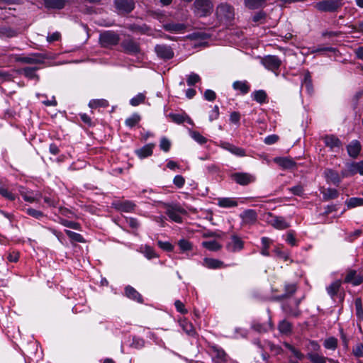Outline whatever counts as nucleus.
<instances>
[{"instance_id":"f257e3e1","label":"nucleus","mask_w":363,"mask_h":363,"mask_svg":"<svg viewBox=\"0 0 363 363\" xmlns=\"http://www.w3.org/2000/svg\"><path fill=\"white\" fill-rule=\"evenodd\" d=\"M216 16L221 22H230L234 19V9L228 4L222 3L216 8Z\"/></svg>"},{"instance_id":"f03ea898","label":"nucleus","mask_w":363,"mask_h":363,"mask_svg":"<svg viewBox=\"0 0 363 363\" xmlns=\"http://www.w3.org/2000/svg\"><path fill=\"white\" fill-rule=\"evenodd\" d=\"M342 0H324L315 4V7L323 12H334L342 6Z\"/></svg>"},{"instance_id":"7ed1b4c3","label":"nucleus","mask_w":363,"mask_h":363,"mask_svg":"<svg viewBox=\"0 0 363 363\" xmlns=\"http://www.w3.org/2000/svg\"><path fill=\"white\" fill-rule=\"evenodd\" d=\"M195 12L199 16H206L213 11V5L211 0H195Z\"/></svg>"},{"instance_id":"20e7f679","label":"nucleus","mask_w":363,"mask_h":363,"mask_svg":"<svg viewBox=\"0 0 363 363\" xmlns=\"http://www.w3.org/2000/svg\"><path fill=\"white\" fill-rule=\"evenodd\" d=\"M266 221L268 224L277 230H284L288 228L290 225L282 216H277L271 213L266 216Z\"/></svg>"},{"instance_id":"39448f33","label":"nucleus","mask_w":363,"mask_h":363,"mask_svg":"<svg viewBox=\"0 0 363 363\" xmlns=\"http://www.w3.org/2000/svg\"><path fill=\"white\" fill-rule=\"evenodd\" d=\"M262 65L268 70L275 72L281 65V60L275 55H267L261 59Z\"/></svg>"},{"instance_id":"423d86ee","label":"nucleus","mask_w":363,"mask_h":363,"mask_svg":"<svg viewBox=\"0 0 363 363\" xmlns=\"http://www.w3.org/2000/svg\"><path fill=\"white\" fill-rule=\"evenodd\" d=\"M169 218L176 223H181L182 221V214H186V212L184 208L179 204L169 206L166 211Z\"/></svg>"},{"instance_id":"0eeeda50","label":"nucleus","mask_w":363,"mask_h":363,"mask_svg":"<svg viewBox=\"0 0 363 363\" xmlns=\"http://www.w3.org/2000/svg\"><path fill=\"white\" fill-rule=\"evenodd\" d=\"M18 191L24 201L26 202H38L41 198V194L38 191L30 190L23 186H19Z\"/></svg>"},{"instance_id":"6e6552de","label":"nucleus","mask_w":363,"mask_h":363,"mask_svg":"<svg viewBox=\"0 0 363 363\" xmlns=\"http://www.w3.org/2000/svg\"><path fill=\"white\" fill-rule=\"evenodd\" d=\"M100 42L103 46L107 47L118 44V35L112 31H106L100 35Z\"/></svg>"},{"instance_id":"1a4fd4ad","label":"nucleus","mask_w":363,"mask_h":363,"mask_svg":"<svg viewBox=\"0 0 363 363\" xmlns=\"http://www.w3.org/2000/svg\"><path fill=\"white\" fill-rule=\"evenodd\" d=\"M301 300L290 301L289 303H284L281 308L283 311L289 316L296 317L300 314L298 306Z\"/></svg>"},{"instance_id":"9d476101","label":"nucleus","mask_w":363,"mask_h":363,"mask_svg":"<svg viewBox=\"0 0 363 363\" xmlns=\"http://www.w3.org/2000/svg\"><path fill=\"white\" fill-rule=\"evenodd\" d=\"M359 173L363 175V161L354 162L347 164V169L342 171V177H348Z\"/></svg>"},{"instance_id":"9b49d317","label":"nucleus","mask_w":363,"mask_h":363,"mask_svg":"<svg viewBox=\"0 0 363 363\" xmlns=\"http://www.w3.org/2000/svg\"><path fill=\"white\" fill-rule=\"evenodd\" d=\"M325 146L333 152H338L342 147L341 141L335 135H325L323 138Z\"/></svg>"},{"instance_id":"f8f14e48","label":"nucleus","mask_w":363,"mask_h":363,"mask_svg":"<svg viewBox=\"0 0 363 363\" xmlns=\"http://www.w3.org/2000/svg\"><path fill=\"white\" fill-rule=\"evenodd\" d=\"M232 178L240 185H247L255 181V177L249 173H235L232 175Z\"/></svg>"},{"instance_id":"ddd939ff","label":"nucleus","mask_w":363,"mask_h":363,"mask_svg":"<svg viewBox=\"0 0 363 363\" xmlns=\"http://www.w3.org/2000/svg\"><path fill=\"white\" fill-rule=\"evenodd\" d=\"M155 50L157 56L162 59L169 60L174 56L172 48L167 45H157Z\"/></svg>"},{"instance_id":"4468645a","label":"nucleus","mask_w":363,"mask_h":363,"mask_svg":"<svg viewBox=\"0 0 363 363\" xmlns=\"http://www.w3.org/2000/svg\"><path fill=\"white\" fill-rule=\"evenodd\" d=\"M240 217L242 219V225H252L256 222L257 215L255 210L247 209L240 213Z\"/></svg>"},{"instance_id":"2eb2a0df","label":"nucleus","mask_w":363,"mask_h":363,"mask_svg":"<svg viewBox=\"0 0 363 363\" xmlns=\"http://www.w3.org/2000/svg\"><path fill=\"white\" fill-rule=\"evenodd\" d=\"M114 208L120 211L131 213L135 211L136 205L131 201H116L113 203Z\"/></svg>"},{"instance_id":"dca6fc26","label":"nucleus","mask_w":363,"mask_h":363,"mask_svg":"<svg viewBox=\"0 0 363 363\" xmlns=\"http://www.w3.org/2000/svg\"><path fill=\"white\" fill-rule=\"evenodd\" d=\"M115 4L116 9L121 13H130L135 6L133 0H115Z\"/></svg>"},{"instance_id":"f3484780","label":"nucleus","mask_w":363,"mask_h":363,"mask_svg":"<svg viewBox=\"0 0 363 363\" xmlns=\"http://www.w3.org/2000/svg\"><path fill=\"white\" fill-rule=\"evenodd\" d=\"M244 246L243 241L236 235H233L230 240L227 244V249L230 252L240 251Z\"/></svg>"},{"instance_id":"a211bd4d","label":"nucleus","mask_w":363,"mask_h":363,"mask_svg":"<svg viewBox=\"0 0 363 363\" xmlns=\"http://www.w3.org/2000/svg\"><path fill=\"white\" fill-rule=\"evenodd\" d=\"M324 176L328 183H332L335 186H338L342 179L338 172L331 169H325L324 171Z\"/></svg>"},{"instance_id":"6ab92c4d","label":"nucleus","mask_w":363,"mask_h":363,"mask_svg":"<svg viewBox=\"0 0 363 363\" xmlns=\"http://www.w3.org/2000/svg\"><path fill=\"white\" fill-rule=\"evenodd\" d=\"M45 57L43 54H33L27 57H18V61L29 64H41L44 62Z\"/></svg>"},{"instance_id":"aec40b11","label":"nucleus","mask_w":363,"mask_h":363,"mask_svg":"<svg viewBox=\"0 0 363 363\" xmlns=\"http://www.w3.org/2000/svg\"><path fill=\"white\" fill-rule=\"evenodd\" d=\"M211 354L214 363H225L226 361L225 352L219 347H213Z\"/></svg>"},{"instance_id":"412c9836","label":"nucleus","mask_w":363,"mask_h":363,"mask_svg":"<svg viewBox=\"0 0 363 363\" xmlns=\"http://www.w3.org/2000/svg\"><path fill=\"white\" fill-rule=\"evenodd\" d=\"M154 147V144L149 143L140 148L135 150V152L139 158L144 159L152 155Z\"/></svg>"},{"instance_id":"4be33fe9","label":"nucleus","mask_w":363,"mask_h":363,"mask_svg":"<svg viewBox=\"0 0 363 363\" xmlns=\"http://www.w3.org/2000/svg\"><path fill=\"white\" fill-rule=\"evenodd\" d=\"M186 28V26L184 23H168L164 25L165 30L176 33H183Z\"/></svg>"},{"instance_id":"5701e85b","label":"nucleus","mask_w":363,"mask_h":363,"mask_svg":"<svg viewBox=\"0 0 363 363\" xmlns=\"http://www.w3.org/2000/svg\"><path fill=\"white\" fill-rule=\"evenodd\" d=\"M363 281V278L357 274L356 271H350L345 277V282L351 283L354 286H359Z\"/></svg>"},{"instance_id":"b1692460","label":"nucleus","mask_w":363,"mask_h":363,"mask_svg":"<svg viewBox=\"0 0 363 363\" xmlns=\"http://www.w3.org/2000/svg\"><path fill=\"white\" fill-rule=\"evenodd\" d=\"M233 88L236 91H240L242 94H246L250 89L248 82L245 80L234 82Z\"/></svg>"},{"instance_id":"393cba45","label":"nucleus","mask_w":363,"mask_h":363,"mask_svg":"<svg viewBox=\"0 0 363 363\" xmlns=\"http://www.w3.org/2000/svg\"><path fill=\"white\" fill-rule=\"evenodd\" d=\"M125 293L128 298L138 303L143 301L141 295L132 286H128L125 289Z\"/></svg>"},{"instance_id":"a878e982","label":"nucleus","mask_w":363,"mask_h":363,"mask_svg":"<svg viewBox=\"0 0 363 363\" xmlns=\"http://www.w3.org/2000/svg\"><path fill=\"white\" fill-rule=\"evenodd\" d=\"M361 150V145L357 140H352L347 145V152L350 157H356Z\"/></svg>"},{"instance_id":"bb28decb","label":"nucleus","mask_w":363,"mask_h":363,"mask_svg":"<svg viewBox=\"0 0 363 363\" xmlns=\"http://www.w3.org/2000/svg\"><path fill=\"white\" fill-rule=\"evenodd\" d=\"M274 162L284 169H293L296 164L293 160L287 157H276Z\"/></svg>"},{"instance_id":"cd10ccee","label":"nucleus","mask_w":363,"mask_h":363,"mask_svg":"<svg viewBox=\"0 0 363 363\" xmlns=\"http://www.w3.org/2000/svg\"><path fill=\"white\" fill-rule=\"evenodd\" d=\"M179 325L188 335L193 337L196 335L194 326L186 319L180 320Z\"/></svg>"},{"instance_id":"c85d7f7f","label":"nucleus","mask_w":363,"mask_h":363,"mask_svg":"<svg viewBox=\"0 0 363 363\" xmlns=\"http://www.w3.org/2000/svg\"><path fill=\"white\" fill-rule=\"evenodd\" d=\"M301 87H304L308 94H311L313 92L311 75L308 70L304 73V77L301 82Z\"/></svg>"},{"instance_id":"c756f323","label":"nucleus","mask_w":363,"mask_h":363,"mask_svg":"<svg viewBox=\"0 0 363 363\" xmlns=\"http://www.w3.org/2000/svg\"><path fill=\"white\" fill-rule=\"evenodd\" d=\"M218 205L222 208H232L238 206V202L233 198H218Z\"/></svg>"},{"instance_id":"7c9ffc66","label":"nucleus","mask_w":363,"mask_h":363,"mask_svg":"<svg viewBox=\"0 0 363 363\" xmlns=\"http://www.w3.org/2000/svg\"><path fill=\"white\" fill-rule=\"evenodd\" d=\"M44 4L48 9H62L65 6L66 0H45Z\"/></svg>"},{"instance_id":"2f4dec72","label":"nucleus","mask_w":363,"mask_h":363,"mask_svg":"<svg viewBox=\"0 0 363 363\" xmlns=\"http://www.w3.org/2000/svg\"><path fill=\"white\" fill-rule=\"evenodd\" d=\"M306 357L312 363H326L328 357L323 356L318 352H308Z\"/></svg>"},{"instance_id":"473e14b6","label":"nucleus","mask_w":363,"mask_h":363,"mask_svg":"<svg viewBox=\"0 0 363 363\" xmlns=\"http://www.w3.org/2000/svg\"><path fill=\"white\" fill-rule=\"evenodd\" d=\"M203 265L208 269H218L223 267V263L218 259L205 258L203 259Z\"/></svg>"},{"instance_id":"72a5a7b5","label":"nucleus","mask_w":363,"mask_h":363,"mask_svg":"<svg viewBox=\"0 0 363 363\" xmlns=\"http://www.w3.org/2000/svg\"><path fill=\"white\" fill-rule=\"evenodd\" d=\"M341 284L340 280H336L327 286V292L331 298H333L337 295L341 286Z\"/></svg>"},{"instance_id":"f704fd0d","label":"nucleus","mask_w":363,"mask_h":363,"mask_svg":"<svg viewBox=\"0 0 363 363\" xmlns=\"http://www.w3.org/2000/svg\"><path fill=\"white\" fill-rule=\"evenodd\" d=\"M267 0H245V5L250 9H257L266 5Z\"/></svg>"},{"instance_id":"c9c22d12","label":"nucleus","mask_w":363,"mask_h":363,"mask_svg":"<svg viewBox=\"0 0 363 363\" xmlns=\"http://www.w3.org/2000/svg\"><path fill=\"white\" fill-rule=\"evenodd\" d=\"M140 252L148 259H151L152 258L157 257V255L155 252L154 249L148 245L141 246Z\"/></svg>"},{"instance_id":"e433bc0d","label":"nucleus","mask_w":363,"mask_h":363,"mask_svg":"<svg viewBox=\"0 0 363 363\" xmlns=\"http://www.w3.org/2000/svg\"><path fill=\"white\" fill-rule=\"evenodd\" d=\"M345 204L348 208H353L357 206H363V199L352 197L346 200Z\"/></svg>"},{"instance_id":"4c0bfd02","label":"nucleus","mask_w":363,"mask_h":363,"mask_svg":"<svg viewBox=\"0 0 363 363\" xmlns=\"http://www.w3.org/2000/svg\"><path fill=\"white\" fill-rule=\"evenodd\" d=\"M178 246L182 252H188L193 250V245L186 239H181L178 241Z\"/></svg>"},{"instance_id":"58836bf2","label":"nucleus","mask_w":363,"mask_h":363,"mask_svg":"<svg viewBox=\"0 0 363 363\" xmlns=\"http://www.w3.org/2000/svg\"><path fill=\"white\" fill-rule=\"evenodd\" d=\"M278 328L281 334L288 335L291 331L292 325L289 321L283 320L279 323Z\"/></svg>"},{"instance_id":"ea45409f","label":"nucleus","mask_w":363,"mask_h":363,"mask_svg":"<svg viewBox=\"0 0 363 363\" xmlns=\"http://www.w3.org/2000/svg\"><path fill=\"white\" fill-rule=\"evenodd\" d=\"M202 245L211 251H218L221 247L220 245L216 240L203 241Z\"/></svg>"},{"instance_id":"a19ab883","label":"nucleus","mask_w":363,"mask_h":363,"mask_svg":"<svg viewBox=\"0 0 363 363\" xmlns=\"http://www.w3.org/2000/svg\"><path fill=\"white\" fill-rule=\"evenodd\" d=\"M355 310H356V316L359 321H363V308L362 300L359 298L355 299Z\"/></svg>"},{"instance_id":"79ce46f5","label":"nucleus","mask_w":363,"mask_h":363,"mask_svg":"<svg viewBox=\"0 0 363 363\" xmlns=\"http://www.w3.org/2000/svg\"><path fill=\"white\" fill-rule=\"evenodd\" d=\"M322 194L324 199L329 200L333 199L337 197L338 192L335 189L328 188L322 191Z\"/></svg>"},{"instance_id":"37998d69","label":"nucleus","mask_w":363,"mask_h":363,"mask_svg":"<svg viewBox=\"0 0 363 363\" xmlns=\"http://www.w3.org/2000/svg\"><path fill=\"white\" fill-rule=\"evenodd\" d=\"M296 290V284H290L285 285V294L281 295V296L275 297L274 299L280 300L281 298L288 297L292 295Z\"/></svg>"},{"instance_id":"c03bdc74","label":"nucleus","mask_w":363,"mask_h":363,"mask_svg":"<svg viewBox=\"0 0 363 363\" xmlns=\"http://www.w3.org/2000/svg\"><path fill=\"white\" fill-rule=\"evenodd\" d=\"M261 241L262 245L261 254L264 256H269V248L272 243V240L269 238L263 237Z\"/></svg>"},{"instance_id":"a18cd8bd","label":"nucleus","mask_w":363,"mask_h":363,"mask_svg":"<svg viewBox=\"0 0 363 363\" xmlns=\"http://www.w3.org/2000/svg\"><path fill=\"white\" fill-rule=\"evenodd\" d=\"M65 232L72 242H85L82 235H81L80 234H79L77 233L71 231L69 230H65Z\"/></svg>"},{"instance_id":"49530a36","label":"nucleus","mask_w":363,"mask_h":363,"mask_svg":"<svg viewBox=\"0 0 363 363\" xmlns=\"http://www.w3.org/2000/svg\"><path fill=\"white\" fill-rule=\"evenodd\" d=\"M323 346L328 350H335L337 346V340L333 337H330L325 340Z\"/></svg>"},{"instance_id":"de8ad7c7","label":"nucleus","mask_w":363,"mask_h":363,"mask_svg":"<svg viewBox=\"0 0 363 363\" xmlns=\"http://www.w3.org/2000/svg\"><path fill=\"white\" fill-rule=\"evenodd\" d=\"M36 70V67H25L23 69L22 72L28 79H36V80H38V77L35 74Z\"/></svg>"},{"instance_id":"09e8293b","label":"nucleus","mask_w":363,"mask_h":363,"mask_svg":"<svg viewBox=\"0 0 363 363\" xmlns=\"http://www.w3.org/2000/svg\"><path fill=\"white\" fill-rule=\"evenodd\" d=\"M108 102L106 99H92L89 103V106L91 108L96 107H106Z\"/></svg>"},{"instance_id":"8fccbe9b","label":"nucleus","mask_w":363,"mask_h":363,"mask_svg":"<svg viewBox=\"0 0 363 363\" xmlns=\"http://www.w3.org/2000/svg\"><path fill=\"white\" fill-rule=\"evenodd\" d=\"M252 98L258 103L262 104L266 101L267 94L263 90L255 91L252 94Z\"/></svg>"},{"instance_id":"3c124183","label":"nucleus","mask_w":363,"mask_h":363,"mask_svg":"<svg viewBox=\"0 0 363 363\" xmlns=\"http://www.w3.org/2000/svg\"><path fill=\"white\" fill-rule=\"evenodd\" d=\"M25 211L30 216L38 220H40L41 218L45 217V215L42 211L34 209L33 208H28L25 209Z\"/></svg>"},{"instance_id":"603ef678","label":"nucleus","mask_w":363,"mask_h":363,"mask_svg":"<svg viewBox=\"0 0 363 363\" xmlns=\"http://www.w3.org/2000/svg\"><path fill=\"white\" fill-rule=\"evenodd\" d=\"M140 121V116L138 113H134L128 118L125 123L127 126L132 128L135 126Z\"/></svg>"},{"instance_id":"864d4df0","label":"nucleus","mask_w":363,"mask_h":363,"mask_svg":"<svg viewBox=\"0 0 363 363\" xmlns=\"http://www.w3.org/2000/svg\"><path fill=\"white\" fill-rule=\"evenodd\" d=\"M145 96L143 93H139L130 100V104L133 106H137L144 102Z\"/></svg>"},{"instance_id":"5fc2aeb1","label":"nucleus","mask_w":363,"mask_h":363,"mask_svg":"<svg viewBox=\"0 0 363 363\" xmlns=\"http://www.w3.org/2000/svg\"><path fill=\"white\" fill-rule=\"evenodd\" d=\"M60 223L62 224L63 226L72 228L74 230L80 229V225L78 223L70 221L67 219L60 218Z\"/></svg>"},{"instance_id":"6e6d98bb","label":"nucleus","mask_w":363,"mask_h":363,"mask_svg":"<svg viewBox=\"0 0 363 363\" xmlns=\"http://www.w3.org/2000/svg\"><path fill=\"white\" fill-rule=\"evenodd\" d=\"M124 48L130 53H136L139 52L138 45L133 41H127L125 43Z\"/></svg>"},{"instance_id":"4d7b16f0","label":"nucleus","mask_w":363,"mask_h":363,"mask_svg":"<svg viewBox=\"0 0 363 363\" xmlns=\"http://www.w3.org/2000/svg\"><path fill=\"white\" fill-rule=\"evenodd\" d=\"M190 135L196 142L200 145H203L207 142V139L201 135L199 132L191 131Z\"/></svg>"},{"instance_id":"13d9d810","label":"nucleus","mask_w":363,"mask_h":363,"mask_svg":"<svg viewBox=\"0 0 363 363\" xmlns=\"http://www.w3.org/2000/svg\"><path fill=\"white\" fill-rule=\"evenodd\" d=\"M266 16V13L264 11H259L252 16V21L258 24L264 23Z\"/></svg>"},{"instance_id":"bf43d9fd","label":"nucleus","mask_w":363,"mask_h":363,"mask_svg":"<svg viewBox=\"0 0 363 363\" xmlns=\"http://www.w3.org/2000/svg\"><path fill=\"white\" fill-rule=\"evenodd\" d=\"M200 80H201V77H199V75L194 72H192L189 75L187 76L186 83H187L188 86H193L196 83L200 82Z\"/></svg>"},{"instance_id":"052dcab7","label":"nucleus","mask_w":363,"mask_h":363,"mask_svg":"<svg viewBox=\"0 0 363 363\" xmlns=\"http://www.w3.org/2000/svg\"><path fill=\"white\" fill-rule=\"evenodd\" d=\"M169 117L177 123H182L187 119V116L184 114L169 113Z\"/></svg>"},{"instance_id":"680f3d73","label":"nucleus","mask_w":363,"mask_h":363,"mask_svg":"<svg viewBox=\"0 0 363 363\" xmlns=\"http://www.w3.org/2000/svg\"><path fill=\"white\" fill-rule=\"evenodd\" d=\"M0 194L10 201H14L16 196L4 186H0Z\"/></svg>"},{"instance_id":"e2e57ef3","label":"nucleus","mask_w":363,"mask_h":363,"mask_svg":"<svg viewBox=\"0 0 363 363\" xmlns=\"http://www.w3.org/2000/svg\"><path fill=\"white\" fill-rule=\"evenodd\" d=\"M306 349L308 352H318L320 350V346L317 342L312 340L308 343Z\"/></svg>"},{"instance_id":"0e129e2a","label":"nucleus","mask_w":363,"mask_h":363,"mask_svg":"<svg viewBox=\"0 0 363 363\" xmlns=\"http://www.w3.org/2000/svg\"><path fill=\"white\" fill-rule=\"evenodd\" d=\"M230 152L238 157H244L246 155L244 149L235 146L234 145L231 147Z\"/></svg>"},{"instance_id":"69168bd1","label":"nucleus","mask_w":363,"mask_h":363,"mask_svg":"<svg viewBox=\"0 0 363 363\" xmlns=\"http://www.w3.org/2000/svg\"><path fill=\"white\" fill-rule=\"evenodd\" d=\"M286 348H288L291 353L296 357L298 359L302 360L304 358L303 354H302L300 351L297 350L295 347L291 346L289 344H286Z\"/></svg>"},{"instance_id":"338daca9","label":"nucleus","mask_w":363,"mask_h":363,"mask_svg":"<svg viewBox=\"0 0 363 363\" xmlns=\"http://www.w3.org/2000/svg\"><path fill=\"white\" fill-rule=\"evenodd\" d=\"M157 245L161 249L167 252H172L174 250V246L169 242L159 240Z\"/></svg>"},{"instance_id":"774afa93","label":"nucleus","mask_w":363,"mask_h":363,"mask_svg":"<svg viewBox=\"0 0 363 363\" xmlns=\"http://www.w3.org/2000/svg\"><path fill=\"white\" fill-rule=\"evenodd\" d=\"M336 49L332 47L320 46L318 48H313L311 50V53L315 52H335Z\"/></svg>"}]
</instances>
